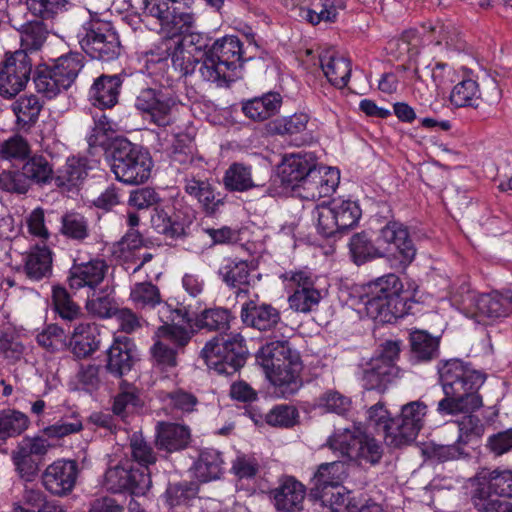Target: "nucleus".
<instances>
[{
  "label": "nucleus",
  "mask_w": 512,
  "mask_h": 512,
  "mask_svg": "<svg viewBox=\"0 0 512 512\" xmlns=\"http://www.w3.org/2000/svg\"><path fill=\"white\" fill-rule=\"evenodd\" d=\"M16 116V127L19 131L27 132L37 122L43 103L36 95L19 97L11 105Z\"/></svg>",
  "instance_id": "37"
},
{
  "label": "nucleus",
  "mask_w": 512,
  "mask_h": 512,
  "mask_svg": "<svg viewBox=\"0 0 512 512\" xmlns=\"http://www.w3.org/2000/svg\"><path fill=\"white\" fill-rule=\"evenodd\" d=\"M92 167L84 157H70L65 166L54 177L55 185L67 191L77 187L88 175Z\"/></svg>",
  "instance_id": "38"
},
{
  "label": "nucleus",
  "mask_w": 512,
  "mask_h": 512,
  "mask_svg": "<svg viewBox=\"0 0 512 512\" xmlns=\"http://www.w3.org/2000/svg\"><path fill=\"white\" fill-rule=\"evenodd\" d=\"M173 38L161 37L142 52L144 71L155 78L163 77L169 68L170 50Z\"/></svg>",
  "instance_id": "30"
},
{
  "label": "nucleus",
  "mask_w": 512,
  "mask_h": 512,
  "mask_svg": "<svg viewBox=\"0 0 512 512\" xmlns=\"http://www.w3.org/2000/svg\"><path fill=\"white\" fill-rule=\"evenodd\" d=\"M384 455V448L377 439L362 432L351 461L358 464L378 465Z\"/></svg>",
  "instance_id": "50"
},
{
  "label": "nucleus",
  "mask_w": 512,
  "mask_h": 512,
  "mask_svg": "<svg viewBox=\"0 0 512 512\" xmlns=\"http://www.w3.org/2000/svg\"><path fill=\"white\" fill-rule=\"evenodd\" d=\"M191 220L173 207H155L151 214L154 230L166 238L176 239L185 234Z\"/></svg>",
  "instance_id": "28"
},
{
  "label": "nucleus",
  "mask_w": 512,
  "mask_h": 512,
  "mask_svg": "<svg viewBox=\"0 0 512 512\" xmlns=\"http://www.w3.org/2000/svg\"><path fill=\"white\" fill-rule=\"evenodd\" d=\"M256 361L262 367L276 395L289 398L302 387V362L297 351L286 340L271 341L256 353Z\"/></svg>",
  "instance_id": "3"
},
{
  "label": "nucleus",
  "mask_w": 512,
  "mask_h": 512,
  "mask_svg": "<svg viewBox=\"0 0 512 512\" xmlns=\"http://www.w3.org/2000/svg\"><path fill=\"white\" fill-rule=\"evenodd\" d=\"M248 349L240 334L227 338L216 336L208 341L201 351L207 367L220 375H234L246 363Z\"/></svg>",
  "instance_id": "8"
},
{
  "label": "nucleus",
  "mask_w": 512,
  "mask_h": 512,
  "mask_svg": "<svg viewBox=\"0 0 512 512\" xmlns=\"http://www.w3.org/2000/svg\"><path fill=\"white\" fill-rule=\"evenodd\" d=\"M349 249L353 261L357 265L366 263L377 258H384L380 244L372 241L367 233L354 234L349 242Z\"/></svg>",
  "instance_id": "47"
},
{
  "label": "nucleus",
  "mask_w": 512,
  "mask_h": 512,
  "mask_svg": "<svg viewBox=\"0 0 512 512\" xmlns=\"http://www.w3.org/2000/svg\"><path fill=\"white\" fill-rule=\"evenodd\" d=\"M143 14L158 21L160 30L169 37L184 35L179 43L191 49L202 58L210 53L212 38L205 33L194 32L196 17L193 12L194 0H141Z\"/></svg>",
  "instance_id": "2"
},
{
  "label": "nucleus",
  "mask_w": 512,
  "mask_h": 512,
  "mask_svg": "<svg viewBox=\"0 0 512 512\" xmlns=\"http://www.w3.org/2000/svg\"><path fill=\"white\" fill-rule=\"evenodd\" d=\"M30 420L26 414L15 409L0 410V446L9 438L20 436L29 427Z\"/></svg>",
  "instance_id": "46"
},
{
  "label": "nucleus",
  "mask_w": 512,
  "mask_h": 512,
  "mask_svg": "<svg viewBox=\"0 0 512 512\" xmlns=\"http://www.w3.org/2000/svg\"><path fill=\"white\" fill-rule=\"evenodd\" d=\"M427 405L420 401H411L401 407L399 416L394 418L392 431L388 435L387 446L400 448L408 445L417 438L424 426Z\"/></svg>",
  "instance_id": "17"
},
{
  "label": "nucleus",
  "mask_w": 512,
  "mask_h": 512,
  "mask_svg": "<svg viewBox=\"0 0 512 512\" xmlns=\"http://www.w3.org/2000/svg\"><path fill=\"white\" fill-rule=\"evenodd\" d=\"M108 265L104 260L92 259L88 262L74 263L69 271L68 283L71 289H87L88 293L104 282Z\"/></svg>",
  "instance_id": "23"
},
{
  "label": "nucleus",
  "mask_w": 512,
  "mask_h": 512,
  "mask_svg": "<svg viewBox=\"0 0 512 512\" xmlns=\"http://www.w3.org/2000/svg\"><path fill=\"white\" fill-rule=\"evenodd\" d=\"M24 273L32 281H40L52 274V251L45 245H35L24 257Z\"/></svg>",
  "instance_id": "34"
},
{
  "label": "nucleus",
  "mask_w": 512,
  "mask_h": 512,
  "mask_svg": "<svg viewBox=\"0 0 512 512\" xmlns=\"http://www.w3.org/2000/svg\"><path fill=\"white\" fill-rule=\"evenodd\" d=\"M340 181L339 170L332 167H316L306 177L300 187L303 196L309 200H319L330 196L337 188Z\"/></svg>",
  "instance_id": "24"
},
{
  "label": "nucleus",
  "mask_w": 512,
  "mask_h": 512,
  "mask_svg": "<svg viewBox=\"0 0 512 512\" xmlns=\"http://www.w3.org/2000/svg\"><path fill=\"white\" fill-rule=\"evenodd\" d=\"M244 59L243 45L234 35H226L213 41L210 53L198 68L204 81L219 87L229 86L239 77Z\"/></svg>",
  "instance_id": "5"
},
{
  "label": "nucleus",
  "mask_w": 512,
  "mask_h": 512,
  "mask_svg": "<svg viewBox=\"0 0 512 512\" xmlns=\"http://www.w3.org/2000/svg\"><path fill=\"white\" fill-rule=\"evenodd\" d=\"M52 301L54 310L65 322H73L83 316L81 307L73 301L66 288L53 286Z\"/></svg>",
  "instance_id": "51"
},
{
  "label": "nucleus",
  "mask_w": 512,
  "mask_h": 512,
  "mask_svg": "<svg viewBox=\"0 0 512 512\" xmlns=\"http://www.w3.org/2000/svg\"><path fill=\"white\" fill-rule=\"evenodd\" d=\"M143 78L142 72L127 74H103L94 80L89 91L90 101L101 109L112 108L118 103L121 86Z\"/></svg>",
  "instance_id": "20"
},
{
  "label": "nucleus",
  "mask_w": 512,
  "mask_h": 512,
  "mask_svg": "<svg viewBox=\"0 0 512 512\" xmlns=\"http://www.w3.org/2000/svg\"><path fill=\"white\" fill-rule=\"evenodd\" d=\"M316 167L317 160L310 153L285 155L277 172L270 176L265 194L271 197L286 195L291 188L300 187Z\"/></svg>",
  "instance_id": "10"
},
{
  "label": "nucleus",
  "mask_w": 512,
  "mask_h": 512,
  "mask_svg": "<svg viewBox=\"0 0 512 512\" xmlns=\"http://www.w3.org/2000/svg\"><path fill=\"white\" fill-rule=\"evenodd\" d=\"M361 301L367 315L380 322L391 323L410 314L415 301L403 290L400 278L389 273L369 282L363 288Z\"/></svg>",
  "instance_id": "4"
},
{
  "label": "nucleus",
  "mask_w": 512,
  "mask_h": 512,
  "mask_svg": "<svg viewBox=\"0 0 512 512\" xmlns=\"http://www.w3.org/2000/svg\"><path fill=\"white\" fill-rule=\"evenodd\" d=\"M190 429L185 425L158 422L156 425V446L159 450L172 453L186 448L190 442Z\"/></svg>",
  "instance_id": "31"
},
{
  "label": "nucleus",
  "mask_w": 512,
  "mask_h": 512,
  "mask_svg": "<svg viewBox=\"0 0 512 512\" xmlns=\"http://www.w3.org/2000/svg\"><path fill=\"white\" fill-rule=\"evenodd\" d=\"M362 431L359 427L351 426L336 428L328 437L326 446L344 460L351 461Z\"/></svg>",
  "instance_id": "39"
},
{
  "label": "nucleus",
  "mask_w": 512,
  "mask_h": 512,
  "mask_svg": "<svg viewBox=\"0 0 512 512\" xmlns=\"http://www.w3.org/2000/svg\"><path fill=\"white\" fill-rule=\"evenodd\" d=\"M224 459L222 453L213 448L201 451L195 463V475L201 482L219 479L224 472Z\"/></svg>",
  "instance_id": "42"
},
{
  "label": "nucleus",
  "mask_w": 512,
  "mask_h": 512,
  "mask_svg": "<svg viewBox=\"0 0 512 512\" xmlns=\"http://www.w3.org/2000/svg\"><path fill=\"white\" fill-rule=\"evenodd\" d=\"M84 67V57L70 52L54 60L52 65L37 69L33 79L35 89L47 99H53L68 90Z\"/></svg>",
  "instance_id": "6"
},
{
  "label": "nucleus",
  "mask_w": 512,
  "mask_h": 512,
  "mask_svg": "<svg viewBox=\"0 0 512 512\" xmlns=\"http://www.w3.org/2000/svg\"><path fill=\"white\" fill-rule=\"evenodd\" d=\"M99 331L95 323L81 322L75 326L70 339L72 353L77 358H86L98 350Z\"/></svg>",
  "instance_id": "33"
},
{
  "label": "nucleus",
  "mask_w": 512,
  "mask_h": 512,
  "mask_svg": "<svg viewBox=\"0 0 512 512\" xmlns=\"http://www.w3.org/2000/svg\"><path fill=\"white\" fill-rule=\"evenodd\" d=\"M11 460L20 479L25 482L33 481L39 471V461L17 445L12 451Z\"/></svg>",
  "instance_id": "57"
},
{
  "label": "nucleus",
  "mask_w": 512,
  "mask_h": 512,
  "mask_svg": "<svg viewBox=\"0 0 512 512\" xmlns=\"http://www.w3.org/2000/svg\"><path fill=\"white\" fill-rule=\"evenodd\" d=\"M345 474V464L342 461L322 463L311 480L310 496L319 495L318 493L331 488L344 490L342 482Z\"/></svg>",
  "instance_id": "32"
},
{
  "label": "nucleus",
  "mask_w": 512,
  "mask_h": 512,
  "mask_svg": "<svg viewBox=\"0 0 512 512\" xmlns=\"http://www.w3.org/2000/svg\"><path fill=\"white\" fill-rule=\"evenodd\" d=\"M151 484L150 474L145 469H135L128 463L108 468L102 482L111 493L129 492L135 496L145 495Z\"/></svg>",
  "instance_id": "18"
},
{
  "label": "nucleus",
  "mask_w": 512,
  "mask_h": 512,
  "mask_svg": "<svg viewBox=\"0 0 512 512\" xmlns=\"http://www.w3.org/2000/svg\"><path fill=\"white\" fill-rule=\"evenodd\" d=\"M223 181L229 191L245 192L258 187L265 191L267 188V184L254 180L251 166L242 163L231 164L225 172Z\"/></svg>",
  "instance_id": "43"
},
{
  "label": "nucleus",
  "mask_w": 512,
  "mask_h": 512,
  "mask_svg": "<svg viewBox=\"0 0 512 512\" xmlns=\"http://www.w3.org/2000/svg\"><path fill=\"white\" fill-rule=\"evenodd\" d=\"M313 214L318 232L328 238L356 227L362 210L357 201L333 199L328 205L318 206Z\"/></svg>",
  "instance_id": "11"
},
{
  "label": "nucleus",
  "mask_w": 512,
  "mask_h": 512,
  "mask_svg": "<svg viewBox=\"0 0 512 512\" xmlns=\"http://www.w3.org/2000/svg\"><path fill=\"white\" fill-rule=\"evenodd\" d=\"M31 152L28 141L20 136L13 135L0 143V159L9 162L25 161Z\"/></svg>",
  "instance_id": "61"
},
{
  "label": "nucleus",
  "mask_w": 512,
  "mask_h": 512,
  "mask_svg": "<svg viewBox=\"0 0 512 512\" xmlns=\"http://www.w3.org/2000/svg\"><path fill=\"white\" fill-rule=\"evenodd\" d=\"M56 221L61 223V234L69 239L81 241L89 235L88 221L79 213L69 212L61 216L57 214Z\"/></svg>",
  "instance_id": "54"
},
{
  "label": "nucleus",
  "mask_w": 512,
  "mask_h": 512,
  "mask_svg": "<svg viewBox=\"0 0 512 512\" xmlns=\"http://www.w3.org/2000/svg\"><path fill=\"white\" fill-rule=\"evenodd\" d=\"M56 216L53 211L45 213L44 209L35 208L26 218L28 232L41 240H47L50 237V225L53 220L56 221Z\"/></svg>",
  "instance_id": "58"
},
{
  "label": "nucleus",
  "mask_w": 512,
  "mask_h": 512,
  "mask_svg": "<svg viewBox=\"0 0 512 512\" xmlns=\"http://www.w3.org/2000/svg\"><path fill=\"white\" fill-rule=\"evenodd\" d=\"M21 169L30 187L32 184L47 185L54 180L53 167L43 155L28 157Z\"/></svg>",
  "instance_id": "48"
},
{
  "label": "nucleus",
  "mask_w": 512,
  "mask_h": 512,
  "mask_svg": "<svg viewBox=\"0 0 512 512\" xmlns=\"http://www.w3.org/2000/svg\"><path fill=\"white\" fill-rule=\"evenodd\" d=\"M283 281L295 286L294 292L288 297L290 309L297 313L308 314L318 309L322 294L315 287L312 274L308 271H286L280 275Z\"/></svg>",
  "instance_id": "19"
},
{
  "label": "nucleus",
  "mask_w": 512,
  "mask_h": 512,
  "mask_svg": "<svg viewBox=\"0 0 512 512\" xmlns=\"http://www.w3.org/2000/svg\"><path fill=\"white\" fill-rule=\"evenodd\" d=\"M376 243L380 244L384 258L395 268H406L416 256L408 227L399 221L387 222L379 230Z\"/></svg>",
  "instance_id": "14"
},
{
  "label": "nucleus",
  "mask_w": 512,
  "mask_h": 512,
  "mask_svg": "<svg viewBox=\"0 0 512 512\" xmlns=\"http://www.w3.org/2000/svg\"><path fill=\"white\" fill-rule=\"evenodd\" d=\"M20 35L21 48L18 51H24L29 55L42 48L48 36V29L41 21H31L23 26Z\"/></svg>",
  "instance_id": "53"
},
{
  "label": "nucleus",
  "mask_w": 512,
  "mask_h": 512,
  "mask_svg": "<svg viewBox=\"0 0 512 512\" xmlns=\"http://www.w3.org/2000/svg\"><path fill=\"white\" fill-rule=\"evenodd\" d=\"M482 491L472 493L471 502L477 512H512V503L498 497L483 496Z\"/></svg>",
  "instance_id": "64"
},
{
  "label": "nucleus",
  "mask_w": 512,
  "mask_h": 512,
  "mask_svg": "<svg viewBox=\"0 0 512 512\" xmlns=\"http://www.w3.org/2000/svg\"><path fill=\"white\" fill-rule=\"evenodd\" d=\"M153 166L148 151L128 140L117 141L111 159V171L115 178L126 185L145 183Z\"/></svg>",
  "instance_id": "9"
},
{
  "label": "nucleus",
  "mask_w": 512,
  "mask_h": 512,
  "mask_svg": "<svg viewBox=\"0 0 512 512\" xmlns=\"http://www.w3.org/2000/svg\"><path fill=\"white\" fill-rule=\"evenodd\" d=\"M170 54L172 67L180 76L187 77L192 75L196 71L197 66L200 67L202 64V58L191 52V49L179 43V39L176 38H173Z\"/></svg>",
  "instance_id": "49"
},
{
  "label": "nucleus",
  "mask_w": 512,
  "mask_h": 512,
  "mask_svg": "<svg viewBox=\"0 0 512 512\" xmlns=\"http://www.w3.org/2000/svg\"><path fill=\"white\" fill-rule=\"evenodd\" d=\"M114 134L112 124L106 115L94 117V126L87 135L89 153L94 155L97 149L106 150Z\"/></svg>",
  "instance_id": "52"
},
{
  "label": "nucleus",
  "mask_w": 512,
  "mask_h": 512,
  "mask_svg": "<svg viewBox=\"0 0 512 512\" xmlns=\"http://www.w3.org/2000/svg\"><path fill=\"white\" fill-rule=\"evenodd\" d=\"M481 91L478 82L471 77H463L452 88L449 100L455 107H478Z\"/></svg>",
  "instance_id": "45"
},
{
  "label": "nucleus",
  "mask_w": 512,
  "mask_h": 512,
  "mask_svg": "<svg viewBox=\"0 0 512 512\" xmlns=\"http://www.w3.org/2000/svg\"><path fill=\"white\" fill-rule=\"evenodd\" d=\"M251 263L239 258H226L218 270L221 280L230 288L237 289V296L247 294L253 279Z\"/></svg>",
  "instance_id": "29"
},
{
  "label": "nucleus",
  "mask_w": 512,
  "mask_h": 512,
  "mask_svg": "<svg viewBox=\"0 0 512 512\" xmlns=\"http://www.w3.org/2000/svg\"><path fill=\"white\" fill-rule=\"evenodd\" d=\"M232 316L228 309L222 307L205 309L196 318V325L200 329L225 332L229 329Z\"/></svg>",
  "instance_id": "56"
},
{
  "label": "nucleus",
  "mask_w": 512,
  "mask_h": 512,
  "mask_svg": "<svg viewBox=\"0 0 512 512\" xmlns=\"http://www.w3.org/2000/svg\"><path fill=\"white\" fill-rule=\"evenodd\" d=\"M243 323L261 332L275 329L281 322V315L271 304L258 300H249L241 307Z\"/></svg>",
  "instance_id": "25"
},
{
  "label": "nucleus",
  "mask_w": 512,
  "mask_h": 512,
  "mask_svg": "<svg viewBox=\"0 0 512 512\" xmlns=\"http://www.w3.org/2000/svg\"><path fill=\"white\" fill-rule=\"evenodd\" d=\"M398 367L381 359L373 358L363 373V387L366 390L384 392L389 383L398 375Z\"/></svg>",
  "instance_id": "36"
},
{
  "label": "nucleus",
  "mask_w": 512,
  "mask_h": 512,
  "mask_svg": "<svg viewBox=\"0 0 512 512\" xmlns=\"http://www.w3.org/2000/svg\"><path fill=\"white\" fill-rule=\"evenodd\" d=\"M180 105L176 94L150 87L142 88L134 101V107L142 118L158 127L172 125Z\"/></svg>",
  "instance_id": "12"
},
{
  "label": "nucleus",
  "mask_w": 512,
  "mask_h": 512,
  "mask_svg": "<svg viewBox=\"0 0 512 512\" xmlns=\"http://www.w3.org/2000/svg\"><path fill=\"white\" fill-rule=\"evenodd\" d=\"M130 451L133 459L141 466L139 469H145L147 473L149 465L156 462V453L151 444L139 432H134L130 436Z\"/></svg>",
  "instance_id": "59"
},
{
  "label": "nucleus",
  "mask_w": 512,
  "mask_h": 512,
  "mask_svg": "<svg viewBox=\"0 0 512 512\" xmlns=\"http://www.w3.org/2000/svg\"><path fill=\"white\" fill-rule=\"evenodd\" d=\"M440 338L423 330L410 333L411 355L418 362H427L439 354Z\"/></svg>",
  "instance_id": "44"
},
{
  "label": "nucleus",
  "mask_w": 512,
  "mask_h": 512,
  "mask_svg": "<svg viewBox=\"0 0 512 512\" xmlns=\"http://www.w3.org/2000/svg\"><path fill=\"white\" fill-rule=\"evenodd\" d=\"M320 66L327 80L338 89L347 86L351 72V61L343 56L326 52L320 56Z\"/></svg>",
  "instance_id": "35"
},
{
  "label": "nucleus",
  "mask_w": 512,
  "mask_h": 512,
  "mask_svg": "<svg viewBox=\"0 0 512 512\" xmlns=\"http://www.w3.org/2000/svg\"><path fill=\"white\" fill-rule=\"evenodd\" d=\"M86 309L89 313L99 318H109L114 310V298L105 291H94L88 293Z\"/></svg>",
  "instance_id": "63"
},
{
  "label": "nucleus",
  "mask_w": 512,
  "mask_h": 512,
  "mask_svg": "<svg viewBox=\"0 0 512 512\" xmlns=\"http://www.w3.org/2000/svg\"><path fill=\"white\" fill-rule=\"evenodd\" d=\"M475 308L480 316L497 319L506 317L512 310V300L508 296L494 291L482 294L475 300Z\"/></svg>",
  "instance_id": "41"
},
{
  "label": "nucleus",
  "mask_w": 512,
  "mask_h": 512,
  "mask_svg": "<svg viewBox=\"0 0 512 512\" xmlns=\"http://www.w3.org/2000/svg\"><path fill=\"white\" fill-rule=\"evenodd\" d=\"M37 343L49 352H58L66 348L64 330L56 324L46 326L36 337Z\"/></svg>",
  "instance_id": "62"
},
{
  "label": "nucleus",
  "mask_w": 512,
  "mask_h": 512,
  "mask_svg": "<svg viewBox=\"0 0 512 512\" xmlns=\"http://www.w3.org/2000/svg\"><path fill=\"white\" fill-rule=\"evenodd\" d=\"M473 493L484 492L486 497L512 498V470L483 469L476 475Z\"/></svg>",
  "instance_id": "27"
},
{
  "label": "nucleus",
  "mask_w": 512,
  "mask_h": 512,
  "mask_svg": "<svg viewBox=\"0 0 512 512\" xmlns=\"http://www.w3.org/2000/svg\"><path fill=\"white\" fill-rule=\"evenodd\" d=\"M184 190L191 197L198 200L208 214H213L222 204L221 199L216 198L211 184L204 179L187 175L184 178Z\"/></svg>",
  "instance_id": "40"
},
{
  "label": "nucleus",
  "mask_w": 512,
  "mask_h": 512,
  "mask_svg": "<svg viewBox=\"0 0 512 512\" xmlns=\"http://www.w3.org/2000/svg\"><path fill=\"white\" fill-rule=\"evenodd\" d=\"M79 474L74 460H56L42 474V483L47 491L56 496L69 494L75 487Z\"/></svg>",
  "instance_id": "21"
},
{
  "label": "nucleus",
  "mask_w": 512,
  "mask_h": 512,
  "mask_svg": "<svg viewBox=\"0 0 512 512\" xmlns=\"http://www.w3.org/2000/svg\"><path fill=\"white\" fill-rule=\"evenodd\" d=\"M190 323H167L157 329L154 344L150 347L153 364L161 370L177 366V355L190 342L192 333L185 327Z\"/></svg>",
  "instance_id": "13"
},
{
  "label": "nucleus",
  "mask_w": 512,
  "mask_h": 512,
  "mask_svg": "<svg viewBox=\"0 0 512 512\" xmlns=\"http://www.w3.org/2000/svg\"><path fill=\"white\" fill-rule=\"evenodd\" d=\"M437 371L445 395L436 408L441 416L472 413L483 406L479 389L487 379L484 371L460 358L439 361Z\"/></svg>",
  "instance_id": "1"
},
{
  "label": "nucleus",
  "mask_w": 512,
  "mask_h": 512,
  "mask_svg": "<svg viewBox=\"0 0 512 512\" xmlns=\"http://www.w3.org/2000/svg\"><path fill=\"white\" fill-rule=\"evenodd\" d=\"M85 31L79 43L87 55L104 62L118 58L121 50L120 40L110 21L92 19Z\"/></svg>",
  "instance_id": "15"
},
{
  "label": "nucleus",
  "mask_w": 512,
  "mask_h": 512,
  "mask_svg": "<svg viewBox=\"0 0 512 512\" xmlns=\"http://www.w3.org/2000/svg\"><path fill=\"white\" fill-rule=\"evenodd\" d=\"M32 71V60L24 51L6 52L0 62V95L10 99L25 89Z\"/></svg>",
  "instance_id": "16"
},
{
  "label": "nucleus",
  "mask_w": 512,
  "mask_h": 512,
  "mask_svg": "<svg viewBox=\"0 0 512 512\" xmlns=\"http://www.w3.org/2000/svg\"><path fill=\"white\" fill-rule=\"evenodd\" d=\"M269 498L278 512H298L303 507L305 486L293 476H281L270 489Z\"/></svg>",
  "instance_id": "22"
},
{
  "label": "nucleus",
  "mask_w": 512,
  "mask_h": 512,
  "mask_svg": "<svg viewBox=\"0 0 512 512\" xmlns=\"http://www.w3.org/2000/svg\"><path fill=\"white\" fill-rule=\"evenodd\" d=\"M367 424L376 433L382 434L385 443L387 444V437L392 431L394 425V418L390 416L389 411L381 402L371 406L367 411Z\"/></svg>",
  "instance_id": "60"
},
{
  "label": "nucleus",
  "mask_w": 512,
  "mask_h": 512,
  "mask_svg": "<svg viewBox=\"0 0 512 512\" xmlns=\"http://www.w3.org/2000/svg\"><path fill=\"white\" fill-rule=\"evenodd\" d=\"M129 299L137 310L157 309L159 321L167 323H191L194 313L175 299L163 301L160 289L150 281L137 282L131 286Z\"/></svg>",
  "instance_id": "7"
},
{
  "label": "nucleus",
  "mask_w": 512,
  "mask_h": 512,
  "mask_svg": "<svg viewBox=\"0 0 512 512\" xmlns=\"http://www.w3.org/2000/svg\"><path fill=\"white\" fill-rule=\"evenodd\" d=\"M135 344L125 335H115L107 351L106 370L113 377L121 378L128 374L134 363Z\"/></svg>",
  "instance_id": "26"
},
{
  "label": "nucleus",
  "mask_w": 512,
  "mask_h": 512,
  "mask_svg": "<svg viewBox=\"0 0 512 512\" xmlns=\"http://www.w3.org/2000/svg\"><path fill=\"white\" fill-rule=\"evenodd\" d=\"M25 3L28 11L42 20H52L72 6L69 0H26Z\"/></svg>",
  "instance_id": "55"
}]
</instances>
